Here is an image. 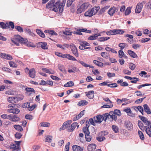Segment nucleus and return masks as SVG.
Listing matches in <instances>:
<instances>
[{
    "label": "nucleus",
    "mask_w": 151,
    "mask_h": 151,
    "mask_svg": "<svg viewBox=\"0 0 151 151\" xmlns=\"http://www.w3.org/2000/svg\"><path fill=\"white\" fill-rule=\"evenodd\" d=\"M12 42L17 46L20 45L19 43L21 44H25L27 38L22 37L19 35H15L14 37L11 39Z\"/></svg>",
    "instance_id": "1"
},
{
    "label": "nucleus",
    "mask_w": 151,
    "mask_h": 151,
    "mask_svg": "<svg viewBox=\"0 0 151 151\" xmlns=\"http://www.w3.org/2000/svg\"><path fill=\"white\" fill-rule=\"evenodd\" d=\"M0 26V27H1L3 29H8L10 27L11 28L13 29L15 27L14 22L12 21H10L9 23L6 22V23L3 22H1Z\"/></svg>",
    "instance_id": "2"
},
{
    "label": "nucleus",
    "mask_w": 151,
    "mask_h": 151,
    "mask_svg": "<svg viewBox=\"0 0 151 151\" xmlns=\"http://www.w3.org/2000/svg\"><path fill=\"white\" fill-rule=\"evenodd\" d=\"M72 122L70 120H69L65 122L63 124L62 126L60 128L59 131H61L65 130V129L70 128V124Z\"/></svg>",
    "instance_id": "3"
},
{
    "label": "nucleus",
    "mask_w": 151,
    "mask_h": 151,
    "mask_svg": "<svg viewBox=\"0 0 151 151\" xmlns=\"http://www.w3.org/2000/svg\"><path fill=\"white\" fill-rule=\"evenodd\" d=\"M70 47L71 50L74 55L76 57H78L79 54L78 49L76 45L74 44L71 43L70 45Z\"/></svg>",
    "instance_id": "4"
},
{
    "label": "nucleus",
    "mask_w": 151,
    "mask_h": 151,
    "mask_svg": "<svg viewBox=\"0 0 151 151\" xmlns=\"http://www.w3.org/2000/svg\"><path fill=\"white\" fill-rule=\"evenodd\" d=\"M124 124L125 128L127 129L128 130L131 131L133 129V124L130 121L127 120L124 122Z\"/></svg>",
    "instance_id": "5"
},
{
    "label": "nucleus",
    "mask_w": 151,
    "mask_h": 151,
    "mask_svg": "<svg viewBox=\"0 0 151 151\" xmlns=\"http://www.w3.org/2000/svg\"><path fill=\"white\" fill-rule=\"evenodd\" d=\"M26 69L28 71V73L29 74V76L32 78H35L36 76V71L35 69L32 68L30 70H29L28 68H27Z\"/></svg>",
    "instance_id": "6"
},
{
    "label": "nucleus",
    "mask_w": 151,
    "mask_h": 151,
    "mask_svg": "<svg viewBox=\"0 0 151 151\" xmlns=\"http://www.w3.org/2000/svg\"><path fill=\"white\" fill-rule=\"evenodd\" d=\"M93 12H94V8L89 9L84 14L85 17H91L93 15Z\"/></svg>",
    "instance_id": "7"
},
{
    "label": "nucleus",
    "mask_w": 151,
    "mask_h": 151,
    "mask_svg": "<svg viewBox=\"0 0 151 151\" xmlns=\"http://www.w3.org/2000/svg\"><path fill=\"white\" fill-rule=\"evenodd\" d=\"M124 78L126 79L131 80L130 82L132 83H135L139 81V78L135 77H132L130 76H125Z\"/></svg>",
    "instance_id": "8"
},
{
    "label": "nucleus",
    "mask_w": 151,
    "mask_h": 151,
    "mask_svg": "<svg viewBox=\"0 0 151 151\" xmlns=\"http://www.w3.org/2000/svg\"><path fill=\"white\" fill-rule=\"evenodd\" d=\"M76 31H75L73 32V33L74 34L78 35H83L81 32H85L86 33V31H87V29L86 28H82L77 29L76 28Z\"/></svg>",
    "instance_id": "9"
},
{
    "label": "nucleus",
    "mask_w": 151,
    "mask_h": 151,
    "mask_svg": "<svg viewBox=\"0 0 151 151\" xmlns=\"http://www.w3.org/2000/svg\"><path fill=\"white\" fill-rule=\"evenodd\" d=\"M143 7V4L142 3H138L136 6L135 10V12L137 13H139L142 10Z\"/></svg>",
    "instance_id": "10"
},
{
    "label": "nucleus",
    "mask_w": 151,
    "mask_h": 151,
    "mask_svg": "<svg viewBox=\"0 0 151 151\" xmlns=\"http://www.w3.org/2000/svg\"><path fill=\"white\" fill-rule=\"evenodd\" d=\"M86 96L89 99H92L94 98V91H90L88 92H86Z\"/></svg>",
    "instance_id": "11"
},
{
    "label": "nucleus",
    "mask_w": 151,
    "mask_h": 151,
    "mask_svg": "<svg viewBox=\"0 0 151 151\" xmlns=\"http://www.w3.org/2000/svg\"><path fill=\"white\" fill-rule=\"evenodd\" d=\"M11 118H10L9 120L14 122H17L19 121L20 118L17 116L16 115L11 114Z\"/></svg>",
    "instance_id": "12"
},
{
    "label": "nucleus",
    "mask_w": 151,
    "mask_h": 151,
    "mask_svg": "<svg viewBox=\"0 0 151 151\" xmlns=\"http://www.w3.org/2000/svg\"><path fill=\"white\" fill-rule=\"evenodd\" d=\"M116 10V8L115 6L111 7L109 9L108 13L111 17L113 15L115 12Z\"/></svg>",
    "instance_id": "13"
},
{
    "label": "nucleus",
    "mask_w": 151,
    "mask_h": 151,
    "mask_svg": "<svg viewBox=\"0 0 151 151\" xmlns=\"http://www.w3.org/2000/svg\"><path fill=\"white\" fill-rule=\"evenodd\" d=\"M69 67L72 68V69H69L68 70V73H75L76 72H77L79 70L78 69V68L74 66V65H71L70 66H69Z\"/></svg>",
    "instance_id": "14"
},
{
    "label": "nucleus",
    "mask_w": 151,
    "mask_h": 151,
    "mask_svg": "<svg viewBox=\"0 0 151 151\" xmlns=\"http://www.w3.org/2000/svg\"><path fill=\"white\" fill-rule=\"evenodd\" d=\"M77 124H78V123L77 122L73 123L70 126V128H68L67 129V131L68 132H72L73 131L77 125Z\"/></svg>",
    "instance_id": "15"
},
{
    "label": "nucleus",
    "mask_w": 151,
    "mask_h": 151,
    "mask_svg": "<svg viewBox=\"0 0 151 151\" xmlns=\"http://www.w3.org/2000/svg\"><path fill=\"white\" fill-rule=\"evenodd\" d=\"M123 79L119 80L117 81V83L118 84H119L122 86L126 87L128 86L129 85L128 83L126 81L123 82Z\"/></svg>",
    "instance_id": "16"
},
{
    "label": "nucleus",
    "mask_w": 151,
    "mask_h": 151,
    "mask_svg": "<svg viewBox=\"0 0 151 151\" xmlns=\"http://www.w3.org/2000/svg\"><path fill=\"white\" fill-rule=\"evenodd\" d=\"M96 144L92 143L89 145L88 146V151H94L96 148Z\"/></svg>",
    "instance_id": "17"
},
{
    "label": "nucleus",
    "mask_w": 151,
    "mask_h": 151,
    "mask_svg": "<svg viewBox=\"0 0 151 151\" xmlns=\"http://www.w3.org/2000/svg\"><path fill=\"white\" fill-rule=\"evenodd\" d=\"M102 117L103 115L101 114H98L96 116V120H95V122L96 123L100 124L103 121H102Z\"/></svg>",
    "instance_id": "18"
},
{
    "label": "nucleus",
    "mask_w": 151,
    "mask_h": 151,
    "mask_svg": "<svg viewBox=\"0 0 151 151\" xmlns=\"http://www.w3.org/2000/svg\"><path fill=\"white\" fill-rule=\"evenodd\" d=\"M144 109L145 112H146L147 114H151V111L148 105L145 104L143 105Z\"/></svg>",
    "instance_id": "19"
},
{
    "label": "nucleus",
    "mask_w": 151,
    "mask_h": 151,
    "mask_svg": "<svg viewBox=\"0 0 151 151\" xmlns=\"http://www.w3.org/2000/svg\"><path fill=\"white\" fill-rule=\"evenodd\" d=\"M58 67L59 69L62 73L65 74H67V71L65 70L64 65L61 64H58Z\"/></svg>",
    "instance_id": "20"
},
{
    "label": "nucleus",
    "mask_w": 151,
    "mask_h": 151,
    "mask_svg": "<svg viewBox=\"0 0 151 151\" xmlns=\"http://www.w3.org/2000/svg\"><path fill=\"white\" fill-rule=\"evenodd\" d=\"M36 31L38 35L41 37L42 38H45V34L41 30L37 29L36 30Z\"/></svg>",
    "instance_id": "21"
},
{
    "label": "nucleus",
    "mask_w": 151,
    "mask_h": 151,
    "mask_svg": "<svg viewBox=\"0 0 151 151\" xmlns=\"http://www.w3.org/2000/svg\"><path fill=\"white\" fill-rule=\"evenodd\" d=\"M128 53L132 58H137L138 57L137 55L134 51L129 50L127 51Z\"/></svg>",
    "instance_id": "22"
},
{
    "label": "nucleus",
    "mask_w": 151,
    "mask_h": 151,
    "mask_svg": "<svg viewBox=\"0 0 151 151\" xmlns=\"http://www.w3.org/2000/svg\"><path fill=\"white\" fill-rule=\"evenodd\" d=\"M25 44H22L26 45L28 47H36V45L34 44L32 42H28L27 39V40Z\"/></svg>",
    "instance_id": "23"
},
{
    "label": "nucleus",
    "mask_w": 151,
    "mask_h": 151,
    "mask_svg": "<svg viewBox=\"0 0 151 151\" xmlns=\"http://www.w3.org/2000/svg\"><path fill=\"white\" fill-rule=\"evenodd\" d=\"M88 102L86 100H82L80 101L77 104L78 106H84L87 105Z\"/></svg>",
    "instance_id": "24"
},
{
    "label": "nucleus",
    "mask_w": 151,
    "mask_h": 151,
    "mask_svg": "<svg viewBox=\"0 0 151 151\" xmlns=\"http://www.w3.org/2000/svg\"><path fill=\"white\" fill-rule=\"evenodd\" d=\"M89 5V2H86L82 4L80 6L81 8V9H82L84 11L85 9L88 8Z\"/></svg>",
    "instance_id": "25"
},
{
    "label": "nucleus",
    "mask_w": 151,
    "mask_h": 151,
    "mask_svg": "<svg viewBox=\"0 0 151 151\" xmlns=\"http://www.w3.org/2000/svg\"><path fill=\"white\" fill-rule=\"evenodd\" d=\"M14 127L19 132H22L23 129L22 127L19 125H14Z\"/></svg>",
    "instance_id": "26"
},
{
    "label": "nucleus",
    "mask_w": 151,
    "mask_h": 151,
    "mask_svg": "<svg viewBox=\"0 0 151 151\" xmlns=\"http://www.w3.org/2000/svg\"><path fill=\"white\" fill-rule=\"evenodd\" d=\"M26 104H28V108H29V111H32L37 106V105L36 104H34L30 106V104L29 102H27L26 103Z\"/></svg>",
    "instance_id": "27"
},
{
    "label": "nucleus",
    "mask_w": 151,
    "mask_h": 151,
    "mask_svg": "<svg viewBox=\"0 0 151 151\" xmlns=\"http://www.w3.org/2000/svg\"><path fill=\"white\" fill-rule=\"evenodd\" d=\"M41 43V47L43 50H47L48 49V47L47 46V44L46 42H40Z\"/></svg>",
    "instance_id": "28"
},
{
    "label": "nucleus",
    "mask_w": 151,
    "mask_h": 151,
    "mask_svg": "<svg viewBox=\"0 0 151 151\" xmlns=\"http://www.w3.org/2000/svg\"><path fill=\"white\" fill-rule=\"evenodd\" d=\"M14 97H10L8 98L7 101L9 103H11L13 105H14L15 104V101L14 100Z\"/></svg>",
    "instance_id": "29"
},
{
    "label": "nucleus",
    "mask_w": 151,
    "mask_h": 151,
    "mask_svg": "<svg viewBox=\"0 0 151 151\" xmlns=\"http://www.w3.org/2000/svg\"><path fill=\"white\" fill-rule=\"evenodd\" d=\"M93 63L97 66L102 67L103 66V63L98 60H93Z\"/></svg>",
    "instance_id": "30"
},
{
    "label": "nucleus",
    "mask_w": 151,
    "mask_h": 151,
    "mask_svg": "<svg viewBox=\"0 0 151 151\" xmlns=\"http://www.w3.org/2000/svg\"><path fill=\"white\" fill-rule=\"evenodd\" d=\"M132 7H128L127 8L124 12V15L125 16L128 15L131 13V9Z\"/></svg>",
    "instance_id": "31"
},
{
    "label": "nucleus",
    "mask_w": 151,
    "mask_h": 151,
    "mask_svg": "<svg viewBox=\"0 0 151 151\" xmlns=\"http://www.w3.org/2000/svg\"><path fill=\"white\" fill-rule=\"evenodd\" d=\"M7 111L10 113H12L13 114H17L19 113L20 111L19 109H17V110H16V111H13V109H8L7 110Z\"/></svg>",
    "instance_id": "32"
},
{
    "label": "nucleus",
    "mask_w": 151,
    "mask_h": 151,
    "mask_svg": "<svg viewBox=\"0 0 151 151\" xmlns=\"http://www.w3.org/2000/svg\"><path fill=\"white\" fill-rule=\"evenodd\" d=\"M103 117H102V121H104L105 122L106 121L107 118H109V116L110 114L108 113H106L103 114Z\"/></svg>",
    "instance_id": "33"
},
{
    "label": "nucleus",
    "mask_w": 151,
    "mask_h": 151,
    "mask_svg": "<svg viewBox=\"0 0 151 151\" xmlns=\"http://www.w3.org/2000/svg\"><path fill=\"white\" fill-rule=\"evenodd\" d=\"M147 73L144 71H142L140 73H139V75L140 76L142 77L143 76V75L145 76V77L146 78H148L150 77V75H147Z\"/></svg>",
    "instance_id": "34"
},
{
    "label": "nucleus",
    "mask_w": 151,
    "mask_h": 151,
    "mask_svg": "<svg viewBox=\"0 0 151 151\" xmlns=\"http://www.w3.org/2000/svg\"><path fill=\"white\" fill-rule=\"evenodd\" d=\"M25 90L26 91V92H31L33 93L34 94L35 93V90L32 88L26 87L25 88Z\"/></svg>",
    "instance_id": "35"
},
{
    "label": "nucleus",
    "mask_w": 151,
    "mask_h": 151,
    "mask_svg": "<svg viewBox=\"0 0 151 151\" xmlns=\"http://www.w3.org/2000/svg\"><path fill=\"white\" fill-rule=\"evenodd\" d=\"M52 136H46L45 141L48 142H51L52 141Z\"/></svg>",
    "instance_id": "36"
},
{
    "label": "nucleus",
    "mask_w": 151,
    "mask_h": 151,
    "mask_svg": "<svg viewBox=\"0 0 151 151\" xmlns=\"http://www.w3.org/2000/svg\"><path fill=\"white\" fill-rule=\"evenodd\" d=\"M42 70L43 71H44L45 72H46L48 73L51 74H53L54 73V71L52 70H51V71H52V72H51L50 70L49 69H48L45 68H43L42 69Z\"/></svg>",
    "instance_id": "37"
},
{
    "label": "nucleus",
    "mask_w": 151,
    "mask_h": 151,
    "mask_svg": "<svg viewBox=\"0 0 151 151\" xmlns=\"http://www.w3.org/2000/svg\"><path fill=\"white\" fill-rule=\"evenodd\" d=\"M40 124L41 126V127H49L50 124L49 122H42L40 123Z\"/></svg>",
    "instance_id": "38"
},
{
    "label": "nucleus",
    "mask_w": 151,
    "mask_h": 151,
    "mask_svg": "<svg viewBox=\"0 0 151 151\" xmlns=\"http://www.w3.org/2000/svg\"><path fill=\"white\" fill-rule=\"evenodd\" d=\"M112 129L115 133H117L119 132V128L118 127L115 125H113L112 127Z\"/></svg>",
    "instance_id": "39"
},
{
    "label": "nucleus",
    "mask_w": 151,
    "mask_h": 151,
    "mask_svg": "<svg viewBox=\"0 0 151 151\" xmlns=\"http://www.w3.org/2000/svg\"><path fill=\"white\" fill-rule=\"evenodd\" d=\"M138 133L140 138L142 140H144L145 139V136L143 133L140 131H138Z\"/></svg>",
    "instance_id": "40"
},
{
    "label": "nucleus",
    "mask_w": 151,
    "mask_h": 151,
    "mask_svg": "<svg viewBox=\"0 0 151 151\" xmlns=\"http://www.w3.org/2000/svg\"><path fill=\"white\" fill-rule=\"evenodd\" d=\"M22 136V134L20 133L17 132L14 134L15 137L17 139H20Z\"/></svg>",
    "instance_id": "41"
},
{
    "label": "nucleus",
    "mask_w": 151,
    "mask_h": 151,
    "mask_svg": "<svg viewBox=\"0 0 151 151\" xmlns=\"http://www.w3.org/2000/svg\"><path fill=\"white\" fill-rule=\"evenodd\" d=\"M138 117L144 123H146L148 120L146 117L142 116L139 115Z\"/></svg>",
    "instance_id": "42"
},
{
    "label": "nucleus",
    "mask_w": 151,
    "mask_h": 151,
    "mask_svg": "<svg viewBox=\"0 0 151 151\" xmlns=\"http://www.w3.org/2000/svg\"><path fill=\"white\" fill-rule=\"evenodd\" d=\"M6 60H11L13 59L12 56L8 54H6L5 56H4V58Z\"/></svg>",
    "instance_id": "43"
},
{
    "label": "nucleus",
    "mask_w": 151,
    "mask_h": 151,
    "mask_svg": "<svg viewBox=\"0 0 151 151\" xmlns=\"http://www.w3.org/2000/svg\"><path fill=\"white\" fill-rule=\"evenodd\" d=\"M15 29L20 32H23V29L22 27L19 26H16Z\"/></svg>",
    "instance_id": "44"
},
{
    "label": "nucleus",
    "mask_w": 151,
    "mask_h": 151,
    "mask_svg": "<svg viewBox=\"0 0 151 151\" xmlns=\"http://www.w3.org/2000/svg\"><path fill=\"white\" fill-rule=\"evenodd\" d=\"M119 31L120 30H118V29H114L111 30V32H112V35L120 34V33L119 32Z\"/></svg>",
    "instance_id": "45"
},
{
    "label": "nucleus",
    "mask_w": 151,
    "mask_h": 151,
    "mask_svg": "<svg viewBox=\"0 0 151 151\" xmlns=\"http://www.w3.org/2000/svg\"><path fill=\"white\" fill-rule=\"evenodd\" d=\"M10 67L13 68H17V65L14 63V62L12 61H10L9 62Z\"/></svg>",
    "instance_id": "46"
},
{
    "label": "nucleus",
    "mask_w": 151,
    "mask_h": 151,
    "mask_svg": "<svg viewBox=\"0 0 151 151\" xmlns=\"http://www.w3.org/2000/svg\"><path fill=\"white\" fill-rule=\"evenodd\" d=\"M79 148H81V147L77 145H73L72 146V149L73 151H79Z\"/></svg>",
    "instance_id": "47"
},
{
    "label": "nucleus",
    "mask_w": 151,
    "mask_h": 151,
    "mask_svg": "<svg viewBox=\"0 0 151 151\" xmlns=\"http://www.w3.org/2000/svg\"><path fill=\"white\" fill-rule=\"evenodd\" d=\"M2 70L4 71L7 72L8 73H12L11 72V70L7 67H4L2 68Z\"/></svg>",
    "instance_id": "48"
},
{
    "label": "nucleus",
    "mask_w": 151,
    "mask_h": 151,
    "mask_svg": "<svg viewBox=\"0 0 151 151\" xmlns=\"http://www.w3.org/2000/svg\"><path fill=\"white\" fill-rule=\"evenodd\" d=\"M88 40H97V39L96 38V36L94 34L89 36L88 38Z\"/></svg>",
    "instance_id": "49"
},
{
    "label": "nucleus",
    "mask_w": 151,
    "mask_h": 151,
    "mask_svg": "<svg viewBox=\"0 0 151 151\" xmlns=\"http://www.w3.org/2000/svg\"><path fill=\"white\" fill-rule=\"evenodd\" d=\"M107 86L110 88H115L118 86V85L116 83H111L110 84L107 83Z\"/></svg>",
    "instance_id": "50"
},
{
    "label": "nucleus",
    "mask_w": 151,
    "mask_h": 151,
    "mask_svg": "<svg viewBox=\"0 0 151 151\" xmlns=\"http://www.w3.org/2000/svg\"><path fill=\"white\" fill-rule=\"evenodd\" d=\"M119 57L120 58H122L124 55V53L122 50H119L118 51Z\"/></svg>",
    "instance_id": "51"
},
{
    "label": "nucleus",
    "mask_w": 151,
    "mask_h": 151,
    "mask_svg": "<svg viewBox=\"0 0 151 151\" xmlns=\"http://www.w3.org/2000/svg\"><path fill=\"white\" fill-rule=\"evenodd\" d=\"M150 40V38H142V40H139V41L141 42L142 43H144L147 42Z\"/></svg>",
    "instance_id": "52"
},
{
    "label": "nucleus",
    "mask_w": 151,
    "mask_h": 151,
    "mask_svg": "<svg viewBox=\"0 0 151 151\" xmlns=\"http://www.w3.org/2000/svg\"><path fill=\"white\" fill-rule=\"evenodd\" d=\"M75 0H68L67 1L66 6L68 7H69L72 5V3Z\"/></svg>",
    "instance_id": "53"
},
{
    "label": "nucleus",
    "mask_w": 151,
    "mask_h": 151,
    "mask_svg": "<svg viewBox=\"0 0 151 151\" xmlns=\"http://www.w3.org/2000/svg\"><path fill=\"white\" fill-rule=\"evenodd\" d=\"M138 125L139 128L142 130V128L144 127V124L140 120H138Z\"/></svg>",
    "instance_id": "54"
},
{
    "label": "nucleus",
    "mask_w": 151,
    "mask_h": 151,
    "mask_svg": "<svg viewBox=\"0 0 151 151\" xmlns=\"http://www.w3.org/2000/svg\"><path fill=\"white\" fill-rule=\"evenodd\" d=\"M113 106V104H111L110 105H107V104H104L103 106H102L101 107V108H109L112 107Z\"/></svg>",
    "instance_id": "55"
},
{
    "label": "nucleus",
    "mask_w": 151,
    "mask_h": 151,
    "mask_svg": "<svg viewBox=\"0 0 151 151\" xmlns=\"http://www.w3.org/2000/svg\"><path fill=\"white\" fill-rule=\"evenodd\" d=\"M55 54L59 57H61L62 58H63L64 54H63L61 52H55Z\"/></svg>",
    "instance_id": "56"
},
{
    "label": "nucleus",
    "mask_w": 151,
    "mask_h": 151,
    "mask_svg": "<svg viewBox=\"0 0 151 151\" xmlns=\"http://www.w3.org/2000/svg\"><path fill=\"white\" fill-rule=\"evenodd\" d=\"M134 109L136 111H137V110H136L135 109V108L137 109L138 110L139 112H140L141 111H142V110H144L143 108L141 106H134Z\"/></svg>",
    "instance_id": "57"
},
{
    "label": "nucleus",
    "mask_w": 151,
    "mask_h": 151,
    "mask_svg": "<svg viewBox=\"0 0 151 151\" xmlns=\"http://www.w3.org/2000/svg\"><path fill=\"white\" fill-rule=\"evenodd\" d=\"M11 114L8 115L6 114H3L1 115V117L3 119H8L9 120L10 118H11Z\"/></svg>",
    "instance_id": "58"
},
{
    "label": "nucleus",
    "mask_w": 151,
    "mask_h": 151,
    "mask_svg": "<svg viewBox=\"0 0 151 151\" xmlns=\"http://www.w3.org/2000/svg\"><path fill=\"white\" fill-rule=\"evenodd\" d=\"M114 115H117L118 116H121L122 115L119 109H116L114 110Z\"/></svg>",
    "instance_id": "59"
},
{
    "label": "nucleus",
    "mask_w": 151,
    "mask_h": 151,
    "mask_svg": "<svg viewBox=\"0 0 151 151\" xmlns=\"http://www.w3.org/2000/svg\"><path fill=\"white\" fill-rule=\"evenodd\" d=\"M53 8L52 10L55 12H58V8L56 5L55 4H52Z\"/></svg>",
    "instance_id": "60"
},
{
    "label": "nucleus",
    "mask_w": 151,
    "mask_h": 151,
    "mask_svg": "<svg viewBox=\"0 0 151 151\" xmlns=\"http://www.w3.org/2000/svg\"><path fill=\"white\" fill-rule=\"evenodd\" d=\"M89 122L93 126H95L96 125V122H95V120H94L93 119L91 118L89 119Z\"/></svg>",
    "instance_id": "61"
},
{
    "label": "nucleus",
    "mask_w": 151,
    "mask_h": 151,
    "mask_svg": "<svg viewBox=\"0 0 151 151\" xmlns=\"http://www.w3.org/2000/svg\"><path fill=\"white\" fill-rule=\"evenodd\" d=\"M25 117L26 119L29 120H32L33 119V116L32 115L28 114H26Z\"/></svg>",
    "instance_id": "62"
},
{
    "label": "nucleus",
    "mask_w": 151,
    "mask_h": 151,
    "mask_svg": "<svg viewBox=\"0 0 151 151\" xmlns=\"http://www.w3.org/2000/svg\"><path fill=\"white\" fill-rule=\"evenodd\" d=\"M49 32V35H54L57 36L58 35V34L53 30H50Z\"/></svg>",
    "instance_id": "63"
},
{
    "label": "nucleus",
    "mask_w": 151,
    "mask_h": 151,
    "mask_svg": "<svg viewBox=\"0 0 151 151\" xmlns=\"http://www.w3.org/2000/svg\"><path fill=\"white\" fill-rule=\"evenodd\" d=\"M109 134L108 132L107 131H103L100 132V134L101 136H105Z\"/></svg>",
    "instance_id": "64"
}]
</instances>
